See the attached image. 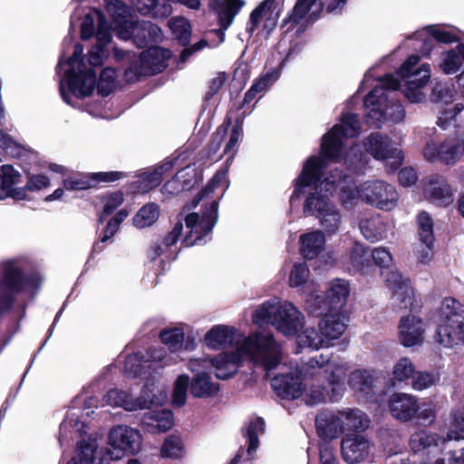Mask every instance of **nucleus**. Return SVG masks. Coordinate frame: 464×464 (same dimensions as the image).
<instances>
[{
  "instance_id": "nucleus-1",
  "label": "nucleus",
  "mask_w": 464,
  "mask_h": 464,
  "mask_svg": "<svg viewBox=\"0 0 464 464\" xmlns=\"http://www.w3.org/2000/svg\"><path fill=\"white\" fill-rule=\"evenodd\" d=\"M338 127H332L322 137L319 156H311L304 162L303 169L295 179L294 191L290 197V203L300 199L310 185H317L323 179L328 162L339 163L343 161L344 142L343 137L337 133Z\"/></svg>"
},
{
  "instance_id": "nucleus-2",
  "label": "nucleus",
  "mask_w": 464,
  "mask_h": 464,
  "mask_svg": "<svg viewBox=\"0 0 464 464\" xmlns=\"http://www.w3.org/2000/svg\"><path fill=\"white\" fill-rule=\"evenodd\" d=\"M42 281L38 272H25L18 259L2 261V319L14 308L19 295L38 292Z\"/></svg>"
},
{
  "instance_id": "nucleus-3",
  "label": "nucleus",
  "mask_w": 464,
  "mask_h": 464,
  "mask_svg": "<svg viewBox=\"0 0 464 464\" xmlns=\"http://www.w3.org/2000/svg\"><path fill=\"white\" fill-rule=\"evenodd\" d=\"M124 4L121 1H116V4L112 6H107L119 39L124 41L131 40L133 44L140 49L148 48L162 41L163 34L160 27L150 21H132L128 19L124 14Z\"/></svg>"
},
{
  "instance_id": "nucleus-4",
  "label": "nucleus",
  "mask_w": 464,
  "mask_h": 464,
  "mask_svg": "<svg viewBox=\"0 0 464 464\" xmlns=\"http://www.w3.org/2000/svg\"><path fill=\"white\" fill-rule=\"evenodd\" d=\"M435 338L448 348L464 343V304L450 296L442 300Z\"/></svg>"
},
{
  "instance_id": "nucleus-5",
  "label": "nucleus",
  "mask_w": 464,
  "mask_h": 464,
  "mask_svg": "<svg viewBox=\"0 0 464 464\" xmlns=\"http://www.w3.org/2000/svg\"><path fill=\"white\" fill-rule=\"evenodd\" d=\"M304 315L291 303L279 306L264 303L254 312V322L272 324L285 335H295L304 327Z\"/></svg>"
},
{
  "instance_id": "nucleus-6",
  "label": "nucleus",
  "mask_w": 464,
  "mask_h": 464,
  "mask_svg": "<svg viewBox=\"0 0 464 464\" xmlns=\"http://www.w3.org/2000/svg\"><path fill=\"white\" fill-rule=\"evenodd\" d=\"M419 62V55H410L396 71L401 78L407 79L402 92L411 103H419L424 101L425 95L420 89L427 84L430 78V64L422 63L417 67Z\"/></svg>"
},
{
  "instance_id": "nucleus-7",
  "label": "nucleus",
  "mask_w": 464,
  "mask_h": 464,
  "mask_svg": "<svg viewBox=\"0 0 464 464\" xmlns=\"http://www.w3.org/2000/svg\"><path fill=\"white\" fill-rule=\"evenodd\" d=\"M321 190H324L334 197L337 196L341 205L349 208H352L361 191L358 190L353 179L347 175L343 169H332L320 184Z\"/></svg>"
},
{
  "instance_id": "nucleus-8",
  "label": "nucleus",
  "mask_w": 464,
  "mask_h": 464,
  "mask_svg": "<svg viewBox=\"0 0 464 464\" xmlns=\"http://www.w3.org/2000/svg\"><path fill=\"white\" fill-rule=\"evenodd\" d=\"M360 198L381 210L391 211L397 205L399 194L394 186L377 179L364 183Z\"/></svg>"
},
{
  "instance_id": "nucleus-9",
  "label": "nucleus",
  "mask_w": 464,
  "mask_h": 464,
  "mask_svg": "<svg viewBox=\"0 0 464 464\" xmlns=\"http://www.w3.org/2000/svg\"><path fill=\"white\" fill-rule=\"evenodd\" d=\"M141 442L142 436L140 431L128 426L119 425L111 429L109 432V443L113 451H116L114 459L138 453Z\"/></svg>"
},
{
  "instance_id": "nucleus-10",
  "label": "nucleus",
  "mask_w": 464,
  "mask_h": 464,
  "mask_svg": "<svg viewBox=\"0 0 464 464\" xmlns=\"http://www.w3.org/2000/svg\"><path fill=\"white\" fill-rule=\"evenodd\" d=\"M363 146L367 153L375 160L393 159L395 169L399 168L403 161L402 151L392 147L391 138L381 132H372L363 140Z\"/></svg>"
},
{
  "instance_id": "nucleus-11",
  "label": "nucleus",
  "mask_w": 464,
  "mask_h": 464,
  "mask_svg": "<svg viewBox=\"0 0 464 464\" xmlns=\"http://www.w3.org/2000/svg\"><path fill=\"white\" fill-rule=\"evenodd\" d=\"M424 154L428 159L437 158L446 165H454L464 155V138L458 133L449 135L433 149L432 153L430 154L427 148Z\"/></svg>"
},
{
  "instance_id": "nucleus-12",
  "label": "nucleus",
  "mask_w": 464,
  "mask_h": 464,
  "mask_svg": "<svg viewBox=\"0 0 464 464\" xmlns=\"http://www.w3.org/2000/svg\"><path fill=\"white\" fill-rule=\"evenodd\" d=\"M69 91L79 99L91 96L96 83V72L93 68L79 67L76 72L70 68L66 72Z\"/></svg>"
},
{
  "instance_id": "nucleus-13",
  "label": "nucleus",
  "mask_w": 464,
  "mask_h": 464,
  "mask_svg": "<svg viewBox=\"0 0 464 464\" xmlns=\"http://www.w3.org/2000/svg\"><path fill=\"white\" fill-rule=\"evenodd\" d=\"M427 199L440 208H447L454 201V193L448 179L439 174L429 177L424 188Z\"/></svg>"
},
{
  "instance_id": "nucleus-14",
  "label": "nucleus",
  "mask_w": 464,
  "mask_h": 464,
  "mask_svg": "<svg viewBox=\"0 0 464 464\" xmlns=\"http://www.w3.org/2000/svg\"><path fill=\"white\" fill-rule=\"evenodd\" d=\"M369 440L360 433H347L342 440V455L347 463L354 464L364 460L369 455Z\"/></svg>"
},
{
  "instance_id": "nucleus-15",
  "label": "nucleus",
  "mask_w": 464,
  "mask_h": 464,
  "mask_svg": "<svg viewBox=\"0 0 464 464\" xmlns=\"http://www.w3.org/2000/svg\"><path fill=\"white\" fill-rule=\"evenodd\" d=\"M388 407L393 418L407 422L417 414L419 403L416 397L411 394L394 392L389 398Z\"/></svg>"
},
{
  "instance_id": "nucleus-16",
  "label": "nucleus",
  "mask_w": 464,
  "mask_h": 464,
  "mask_svg": "<svg viewBox=\"0 0 464 464\" xmlns=\"http://www.w3.org/2000/svg\"><path fill=\"white\" fill-rule=\"evenodd\" d=\"M278 346L274 335L255 333L246 337L236 351H240L242 355L246 354L260 359L268 353L276 352Z\"/></svg>"
},
{
  "instance_id": "nucleus-17",
  "label": "nucleus",
  "mask_w": 464,
  "mask_h": 464,
  "mask_svg": "<svg viewBox=\"0 0 464 464\" xmlns=\"http://www.w3.org/2000/svg\"><path fill=\"white\" fill-rule=\"evenodd\" d=\"M218 201L213 200L202 213L199 218L198 228L195 231L196 237L191 239V233H187L182 245L184 246H192L200 242L206 236L212 232L218 218Z\"/></svg>"
},
{
  "instance_id": "nucleus-18",
  "label": "nucleus",
  "mask_w": 464,
  "mask_h": 464,
  "mask_svg": "<svg viewBox=\"0 0 464 464\" xmlns=\"http://www.w3.org/2000/svg\"><path fill=\"white\" fill-rule=\"evenodd\" d=\"M244 5V0H214L210 3V7L217 14L220 26L218 31L219 37L224 38V31L231 25L235 16Z\"/></svg>"
},
{
  "instance_id": "nucleus-19",
  "label": "nucleus",
  "mask_w": 464,
  "mask_h": 464,
  "mask_svg": "<svg viewBox=\"0 0 464 464\" xmlns=\"http://www.w3.org/2000/svg\"><path fill=\"white\" fill-rule=\"evenodd\" d=\"M423 321L415 315H406L401 318L399 336L401 343L405 347L420 344L423 341Z\"/></svg>"
},
{
  "instance_id": "nucleus-20",
  "label": "nucleus",
  "mask_w": 464,
  "mask_h": 464,
  "mask_svg": "<svg viewBox=\"0 0 464 464\" xmlns=\"http://www.w3.org/2000/svg\"><path fill=\"white\" fill-rule=\"evenodd\" d=\"M242 363L243 357L240 351L223 352L211 359V364L216 368L215 375L219 380L233 377Z\"/></svg>"
},
{
  "instance_id": "nucleus-21",
  "label": "nucleus",
  "mask_w": 464,
  "mask_h": 464,
  "mask_svg": "<svg viewBox=\"0 0 464 464\" xmlns=\"http://www.w3.org/2000/svg\"><path fill=\"white\" fill-rule=\"evenodd\" d=\"M170 51L157 44L149 46L140 54L141 63L145 66V72L154 75L163 72L167 67V61L170 58Z\"/></svg>"
},
{
  "instance_id": "nucleus-22",
  "label": "nucleus",
  "mask_w": 464,
  "mask_h": 464,
  "mask_svg": "<svg viewBox=\"0 0 464 464\" xmlns=\"http://www.w3.org/2000/svg\"><path fill=\"white\" fill-rule=\"evenodd\" d=\"M271 385L278 397L288 401L300 398L305 388L302 380L293 374L276 376Z\"/></svg>"
},
{
  "instance_id": "nucleus-23",
  "label": "nucleus",
  "mask_w": 464,
  "mask_h": 464,
  "mask_svg": "<svg viewBox=\"0 0 464 464\" xmlns=\"http://www.w3.org/2000/svg\"><path fill=\"white\" fill-rule=\"evenodd\" d=\"M349 294V283L343 279H334L321 301L324 304V309L328 312L340 310L346 304Z\"/></svg>"
},
{
  "instance_id": "nucleus-24",
  "label": "nucleus",
  "mask_w": 464,
  "mask_h": 464,
  "mask_svg": "<svg viewBox=\"0 0 464 464\" xmlns=\"http://www.w3.org/2000/svg\"><path fill=\"white\" fill-rule=\"evenodd\" d=\"M315 424L319 436L328 440L338 438L345 430L343 417L339 413L321 412L315 419Z\"/></svg>"
},
{
  "instance_id": "nucleus-25",
  "label": "nucleus",
  "mask_w": 464,
  "mask_h": 464,
  "mask_svg": "<svg viewBox=\"0 0 464 464\" xmlns=\"http://www.w3.org/2000/svg\"><path fill=\"white\" fill-rule=\"evenodd\" d=\"M237 330L234 326L225 324L214 325L204 336V343L212 349H223L232 346Z\"/></svg>"
},
{
  "instance_id": "nucleus-26",
  "label": "nucleus",
  "mask_w": 464,
  "mask_h": 464,
  "mask_svg": "<svg viewBox=\"0 0 464 464\" xmlns=\"http://www.w3.org/2000/svg\"><path fill=\"white\" fill-rule=\"evenodd\" d=\"M172 168L171 162L158 166L151 171H145L139 175L138 180L132 184L135 191L147 193L159 187L163 180V174Z\"/></svg>"
},
{
  "instance_id": "nucleus-27",
  "label": "nucleus",
  "mask_w": 464,
  "mask_h": 464,
  "mask_svg": "<svg viewBox=\"0 0 464 464\" xmlns=\"http://www.w3.org/2000/svg\"><path fill=\"white\" fill-rule=\"evenodd\" d=\"M318 326L324 338L329 341V346H332V342L339 339L346 329V324L341 314L332 312L324 314Z\"/></svg>"
},
{
  "instance_id": "nucleus-28",
  "label": "nucleus",
  "mask_w": 464,
  "mask_h": 464,
  "mask_svg": "<svg viewBox=\"0 0 464 464\" xmlns=\"http://www.w3.org/2000/svg\"><path fill=\"white\" fill-rule=\"evenodd\" d=\"M300 254L307 260H312L324 250L325 244L324 234L320 230L302 234L300 236Z\"/></svg>"
},
{
  "instance_id": "nucleus-29",
  "label": "nucleus",
  "mask_w": 464,
  "mask_h": 464,
  "mask_svg": "<svg viewBox=\"0 0 464 464\" xmlns=\"http://www.w3.org/2000/svg\"><path fill=\"white\" fill-rule=\"evenodd\" d=\"M349 385L354 392L363 396L366 401L373 399L375 395L374 378L367 370L353 371L349 378Z\"/></svg>"
},
{
  "instance_id": "nucleus-30",
  "label": "nucleus",
  "mask_w": 464,
  "mask_h": 464,
  "mask_svg": "<svg viewBox=\"0 0 464 464\" xmlns=\"http://www.w3.org/2000/svg\"><path fill=\"white\" fill-rule=\"evenodd\" d=\"M134 11L143 16L163 19L168 17L172 11L170 5L161 3L160 0H130Z\"/></svg>"
},
{
  "instance_id": "nucleus-31",
  "label": "nucleus",
  "mask_w": 464,
  "mask_h": 464,
  "mask_svg": "<svg viewBox=\"0 0 464 464\" xmlns=\"http://www.w3.org/2000/svg\"><path fill=\"white\" fill-rule=\"evenodd\" d=\"M219 389V383L213 382L211 376L206 372L195 374L190 382V393L195 398L214 397Z\"/></svg>"
},
{
  "instance_id": "nucleus-32",
  "label": "nucleus",
  "mask_w": 464,
  "mask_h": 464,
  "mask_svg": "<svg viewBox=\"0 0 464 464\" xmlns=\"http://www.w3.org/2000/svg\"><path fill=\"white\" fill-rule=\"evenodd\" d=\"M323 181L321 180L317 183V185H313L315 188V192H311L306 197V199L304 203V213L314 214L317 212L319 216L324 214L325 211L330 209L333 205L329 202V197L331 195L324 190H321L320 184ZM309 187H312L310 185Z\"/></svg>"
},
{
  "instance_id": "nucleus-33",
  "label": "nucleus",
  "mask_w": 464,
  "mask_h": 464,
  "mask_svg": "<svg viewBox=\"0 0 464 464\" xmlns=\"http://www.w3.org/2000/svg\"><path fill=\"white\" fill-rule=\"evenodd\" d=\"M230 125L231 120L227 118L217 128L216 131L212 134L210 141L200 152L202 158L211 160H218L221 159L222 155H219L217 158H215V156L219 150L221 144L228 132Z\"/></svg>"
},
{
  "instance_id": "nucleus-34",
  "label": "nucleus",
  "mask_w": 464,
  "mask_h": 464,
  "mask_svg": "<svg viewBox=\"0 0 464 464\" xmlns=\"http://www.w3.org/2000/svg\"><path fill=\"white\" fill-rule=\"evenodd\" d=\"M339 414L343 417L345 430L352 433H359L369 426V419L361 410L348 409L340 411Z\"/></svg>"
},
{
  "instance_id": "nucleus-35",
  "label": "nucleus",
  "mask_w": 464,
  "mask_h": 464,
  "mask_svg": "<svg viewBox=\"0 0 464 464\" xmlns=\"http://www.w3.org/2000/svg\"><path fill=\"white\" fill-rule=\"evenodd\" d=\"M297 342L300 347H308L313 350L329 347V341L324 338L320 328L317 330L314 327H304L297 335Z\"/></svg>"
},
{
  "instance_id": "nucleus-36",
  "label": "nucleus",
  "mask_w": 464,
  "mask_h": 464,
  "mask_svg": "<svg viewBox=\"0 0 464 464\" xmlns=\"http://www.w3.org/2000/svg\"><path fill=\"white\" fill-rule=\"evenodd\" d=\"M174 39L180 46H188L191 38V24L185 17H175L169 22Z\"/></svg>"
},
{
  "instance_id": "nucleus-37",
  "label": "nucleus",
  "mask_w": 464,
  "mask_h": 464,
  "mask_svg": "<svg viewBox=\"0 0 464 464\" xmlns=\"http://www.w3.org/2000/svg\"><path fill=\"white\" fill-rule=\"evenodd\" d=\"M144 422L158 432H166L174 425L173 413L170 411L149 412L144 416Z\"/></svg>"
},
{
  "instance_id": "nucleus-38",
  "label": "nucleus",
  "mask_w": 464,
  "mask_h": 464,
  "mask_svg": "<svg viewBox=\"0 0 464 464\" xmlns=\"http://www.w3.org/2000/svg\"><path fill=\"white\" fill-rule=\"evenodd\" d=\"M276 9V0L262 1L250 14L246 32L252 34L259 28L260 22L266 14H272Z\"/></svg>"
},
{
  "instance_id": "nucleus-39",
  "label": "nucleus",
  "mask_w": 464,
  "mask_h": 464,
  "mask_svg": "<svg viewBox=\"0 0 464 464\" xmlns=\"http://www.w3.org/2000/svg\"><path fill=\"white\" fill-rule=\"evenodd\" d=\"M341 123L335 124L338 127L337 133L343 138H356L361 131L359 117L356 113H343L340 119Z\"/></svg>"
},
{
  "instance_id": "nucleus-40",
  "label": "nucleus",
  "mask_w": 464,
  "mask_h": 464,
  "mask_svg": "<svg viewBox=\"0 0 464 464\" xmlns=\"http://www.w3.org/2000/svg\"><path fill=\"white\" fill-rule=\"evenodd\" d=\"M159 216V206L156 203H148L134 215L133 225L138 228L150 227L158 220Z\"/></svg>"
},
{
  "instance_id": "nucleus-41",
  "label": "nucleus",
  "mask_w": 464,
  "mask_h": 464,
  "mask_svg": "<svg viewBox=\"0 0 464 464\" xmlns=\"http://www.w3.org/2000/svg\"><path fill=\"white\" fill-rule=\"evenodd\" d=\"M417 222L420 240L427 247L432 248L435 241L432 218L428 212L421 211L417 216Z\"/></svg>"
},
{
  "instance_id": "nucleus-42",
  "label": "nucleus",
  "mask_w": 464,
  "mask_h": 464,
  "mask_svg": "<svg viewBox=\"0 0 464 464\" xmlns=\"http://www.w3.org/2000/svg\"><path fill=\"white\" fill-rule=\"evenodd\" d=\"M159 337L171 353H176L183 347L185 334L181 328H164L160 332Z\"/></svg>"
},
{
  "instance_id": "nucleus-43",
  "label": "nucleus",
  "mask_w": 464,
  "mask_h": 464,
  "mask_svg": "<svg viewBox=\"0 0 464 464\" xmlns=\"http://www.w3.org/2000/svg\"><path fill=\"white\" fill-rule=\"evenodd\" d=\"M368 160L367 153L359 148H351L345 151L343 159L346 169L353 173L362 172L368 164Z\"/></svg>"
},
{
  "instance_id": "nucleus-44",
  "label": "nucleus",
  "mask_w": 464,
  "mask_h": 464,
  "mask_svg": "<svg viewBox=\"0 0 464 464\" xmlns=\"http://www.w3.org/2000/svg\"><path fill=\"white\" fill-rule=\"evenodd\" d=\"M242 138H243V120L237 118L236 120L234 125L232 126V130H231V132L229 135V140L227 142V144L224 148V150H223V154L228 155V158L226 160L227 164L229 163L230 161H232L233 159L235 158V156L237 152L239 141L242 140Z\"/></svg>"
},
{
  "instance_id": "nucleus-45",
  "label": "nucleus",
  "mask_w": 464,
  "mask_h": 464,
  "mask_svg": "<svg viewBox=\"0 0 464 464\" xmlns=\"http://www.w3.org/2000/svg\"><path fill=\"white\" fill-rule=\"evenodd\" d=\"M258 431L261 433L265 431V420L262 417H256L255 420H251L246 431L243 432L244 437H246L248 441V454H251L252 451H256L259 446Z\"/></svg>"
},
{
  "instance_id": "nucleus-46",
  "label": "nucleus",
  "mask_w": 464,
  "mask_h": 464,
  "mask_svg": "<svg viewBox=\"0 0 464 464\" xmlns=\"http://www.w3.org/2000/svg\"><path fill=\"white\" fill-rule=\"evenodd\" d=\"M258 431L261 433L265 431V420L262 417H256L255 420H251L246 431L243 432L244 437H246L248 441V454H251L252 451H256L259 446Z\"/></svg>"
},
{
  "instance_id": "nucleus-47",
  "label": "nucleus",
  "mask_w": 464,
  "mask_h": 464,
  "mask_svg": "<svg viewBox=\"0 0 464 464\" xmlns=\"http://www.w3.org/2000/svg\"><path fill=\"white\" fill-rule=\"evenodd\" d=\"M183 453L184 446L180 437L169 435L164 440L160 449L161 457L178 459L183 456Z\"/></svg>"
},
{
  "instance_id": "nucleus-48",
  "label": "nucleus",
  "mask_w": 464,
  "mask_h": 464,
  "mask_svg": "<svg viewBox=\"0 0 464 464\" xmlns=\"http://www.w3.org/2000/svg\"><path fill=\"white\" fill-rule=\"evenodd\" d=\"M116 87V72L111 67L103 68L97 82V92L102 97L112 93Z\"/></svg>"
},
{
  "instance_id": "nucleus-49",
  "label": "nucleus",
  "mask_w": 464,
  "mask_h": 464,
  "mask_svg": "<svg viewBox=\"0 0 464 464\" xmlns=\"http://www.w3.org/2000/svg\"><path fill=\"white\" fill-rule=\"evenodd\" d=\"M316 1L317 0H296L291 14L283 20V26L286 25L288 23H292L293 25L298 24L309 13Z\"/></svg>"
},
{
  "instance_id": "nucleus-50",
  "label": "nucleus",
  "mask_w": 464,
  "mask_h": 464,
  "mask_svg": "<svg viewBox=\"0 0 464 464\" xmlns=\"http://www.w3.org/2000/svg\"><path fill=\"white\" fill-rule=\"evenodd\" d=\"M63 186L66 190H86L93 188L92 173H77L63 180Z\"/></svg>"
},
{
  "instance_id": "nucleus-51",
  "label": "nucleus",
  "mask_w": 464,
  "mask_h": 464,
  "mask_svg": "<svg viewBox=\"0 0 464 464\" xmlns=\"http://www.w3.org/2000/svg\"><path fill=\"white\" fill-rule=\"evenodd\" d=\"M190 388L189 377L187 374L179 375L174 382L172 403L177 407H182L186 403L187 392Z\"/></svg>"
},
{
  "instance_id": "nucleus-52",
  "label": "nucleus",
  "mask_w": 464,
  "mask_h": 464,
  "mask_svg": "<svg viewBox=\"0 0 464 464\" xmlns=\"http://www.w3.org/2000/svg\"><path fill=\"white\" fill-rule=\"evenodd\" d=\"M437 439L434 434L426 430L416 431L410 438V447L414 452L421 451L431 445H436Z\"/></svg>"
},
{
  "instance_id": "nucleus-53",
  "label": "nucleus",
  "mask_w": 464,
  "mask_h": 464,
  "mask_svg": "<svg viewBox=\"0 0 464 464\" xmlns=\"http://www.w3.org/2000/svg\"><path fill=\"white\" fill-rule=\"evenodd\" d=\"M8 128H2V152L10 158H20L24 154V148L11 135L6 133Z\"/></svg>"
},
{
  "instance_id": "nucleus-54",
  "label": "nucleus",
  "mask_w": 464,
  "mask_h": 464,
  "mask_svg": "<svg viewBox=\"0 0 464 464\" xmlns=\"http://www.w3.org/2000/svg\"><path fill=\"white\" fill-rule=\"evenodd\" d=\"M415 373V366L408 357L401 358L393 366V379L398 382H403L412 378Z\"/></svg>"
},
{
  "instance_id": "nucleus-55",
  "label": "nucleus",
  "mask_w": 464,
  "mask_h": 464,
  "mask_svg": "<svg viewBox=\"0 0 464 464\" xmlns=\"http://www.w3.org/2000/svg\"><path fill=\"white\" fill-rule=\"evenodd\" d=\"M319 217L321 218V225L326 233L332 235L338 230L341 222V216L334 206Z\"/></svg>"
},
{
  "instance_id": "nucleus-56",
  "label": "nucleus",
  "mask_w": 464,
  "mask_h": 464,
  "mask_svg": "<svg viewBox=\"0 0 464 464\" xmlns=\"http://www.w3.org/2000/svg\"><path fill=\"white\" fill-rule=\"evenodd\" d=\"M123 200L124 195L121 190L111 192L109 195L105 196L102 198L104 206L100 216V221H102L103 218L112 214L114 210L117 209L123 203Z\"/></svg>"
},
{
  "instance_id": "nucleus-57",
  "label": "nucleus",
  "mask_w": 464,
  "mask_h": 464,
  "mask_svg": "<svg viewBox=\"0 0 464 464\" xmlns=\"http://www.w3.org/2000/svg\"><path fill=\"white\" fill-rule=\"evenodd\" d=\"M26 303L23 302L19 304L18 305V312L14 314V318L11 320L10 325L7 327L6 330V337L2 338V350L5 348V345L8 344L10 340L13 338V336L19 331L20 329V322L25 315V310H26Z\"/></svg>"
},
{
  "instance_id": "nucleus-58",
  "label": "nucleus",
  "mask_w": 464,
  "mask_h": 464,
  "mask_svg": "<svg viewBox=\"0 0 464 464\" xmlns=\"http://www.w3.org/2000/svg\"><path fill=\"white\" fill-rule=\"evenodd\" d=\"M425 30L433 41L440 44H452L459 41V37L457 34L450 31L443 30L435 24L428 25Z\"/></svg>"
},
{
  "instance_id": "nucleus-59",
  "label": "nucleus",
  "mask_w": 464,
  "mask_h": 464,
  "mask_svg": "<svg viewBox=\"0 0 464 464\" xmlns=\"http://www.w3.org/2000/svg\"><path fill=\"white\" fill-rule=\"evenodd\" d=\"M443 60L440 66L444 73L451 74L458 72L461 66V57L458 51L450 50L443 53Z\"/></svg>"
},
{
  "instance_id": "nucleus-60",
  "label": "nucleus",
  "mask_w": 464,
  "mask_h": 464,
  "mask_svg": "<svg viewBox=\"0 0 464 464\" xmlns=\"http://www.w3.org/2000/svg\"><path fill=\"white\" fill-rule=\"evenodd\" d=\"M309 268L304 263L295 264L289 275V285L298 287L304 285L309 276Z\"/></svg>"
},
{
  "instance_id": "nucleus-61",
  "label": "nucleus",
  "mask_w": 464,
  "mask_h": 464,
  "mask_svg": "<svg viewBox=\"0 0 464 464\" xmlns=\"http://www.w3.org/2000/svg\"><path fill=\"white\" fill-rule=\"evenodd\" d=\"M368 248L362 244L355 243L350 249L349 259L352 266L357 270H363L367 259Z\"/></svg>"
},
{
  "instance_id": "nucleus-62",
  "label": "nucleus",
  "mask_w": 464,
  "mask_h": 464,
  "mask_svg": "<svg viewBox=\"0 0 464 464\" xmlns=\"http://www.w3.org/2000/svg\"><path fill=\"white\" fill-rule=\"evenodd\" d=\"M143 75H148L145 72V66L141 63L140 58L139 61L130 63L129 66L123 72V79L127 83H135L139 82Z\"/></svg>"
},
{
  "instance_id": "nucleus-63",
  "label": "nucleus",
  "mask_w": 464,
  "mask_h": 464,
  "mask_svg": "<svg viewBox=\"0 0 464 464\" xmlns=\"http://www.w3.org/2000/svg\"><path fill=\"white\" fill-rule=\"evenodd\" d=\"M416 422L420 426H430L436 418L434 406L431 403H422L419 405V410L415 415Z\"/></svg>"
},
{
  "instance_id": "nucleus-64",
  "label": "nucleus",
  "mask_w": 464,
  "mask_h": 464,
  "mask_svg": "<svg viewBox=\"0 0 464 464\" xmlns=\"http://www.w3.org/2000/svg\"><path fill=\"white\" fill-rule=\"evenodd\" d=\"M22 175L10 164L2 165V190L21 183Z\"/></svg>"
}]
</instances>
